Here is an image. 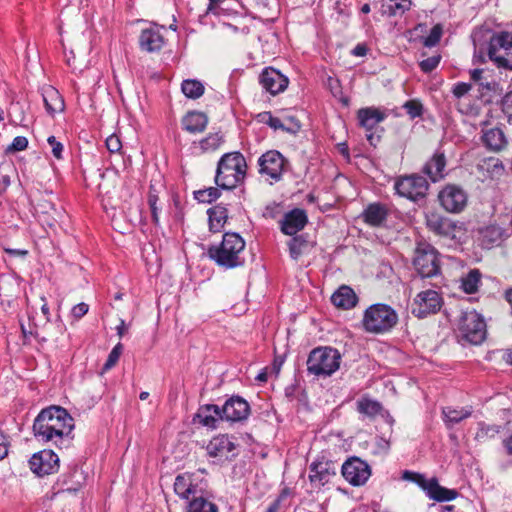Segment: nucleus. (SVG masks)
Masks as SVG:
<instances>
[{"label": "nucleus", "mask_w": 512, "mask_h": 512, "mask_svg": "<svg viewBox=\"0 0 512 512\" xmlns=\"http://www.w3.org/2000/svg\"><path fill=\"white\" fill-rule=\"evenodd\" d=\"M236 447L237 445L233 441V437L221 434L213 437L209 441L206 450L210 457L231 460L236 456Z\"/></svg>", "instance_id": "17"}, {"label": "nucleus", "mask_w": 512, "mask_h": 512, "mask_svg": "<svg viewBox=\"0 0 512 512\" xmlns=\"http://www.w3.org/2000/svg\"><path fill=\"white\" fill-rule=\"evenodd\" d=\"M403 109L410 116L411 119L420 117L423 112L422 104L417 100H409L403 104Z\"/></svg>", "instance_id": "47"}, {"label": "nucleus", "mask_w": 512, "mask_h": 512, "mask_svg": "<svg viewBox=\"0 0 512 512\" xmlns=\"http://www.w3.org/2000/svg\"><path fill=\"white\" fill-rule=\"evenodd\" d=\"M244 250V239L238 233L227 232L219 244L209 247L208 256L219 267L228 270L244 265Z\"/></svg>", "instance_id": "2"}, {"label": "nucleus", "mask_w": 512, "mask_h": 512, "mask_svg": "<svg viewBox=\"0 0 512 512\" xmlns=\"http://www.w3.org/2000/svg\"><path fill=\"white\" fill-rule=\"evenodd\" d=\"M41 301L43 302V304L41 306V311H42L43 315L46 317V319L49 320L50 311H49V307H48V304H47L46 297L42 296L41 297Z\"/></svg>", "instance_id": "63"}, {"label": "nucleus", "mask_w": 512, "mask_h": 512, "mask_svg": "<svg viewBox=\"0 0 512 512\" xmlns=\"http://www.w3.org/2000/svg\"><path fill=\"white\" fill-rule=\"evenodd\" d=\"M357 410L359 413L369 418H373L381 413L382 405L376 400L362 398L357 402Z\"/></svg>", "instance_id": "37"}, {"label": "nucleus", "mask_w": 512, "mask_h": 512, "mask_svg": "<svg viewBox=\"0 0 512 512\" xmlns=\"http://www.w3.org/2000/svg\"><path fill=\"white\" fill-rule=\"evenodd\" d=\"M106 147L111 153H116L120 151L122 144L118 136L116 135H110L106 139Z\"/></svg>", "instance_id": "55"}, {"label": "nucleus", "mask_w": 512, "mask_h": 512, "mask_svg": "<svg viewBox=\"0 0 512 512\" xmlns=\"http://www.w3.org/2000/svg\"><path fill=\"white\" fill-rule=\"evenodd\" d=\"M174 491L182 499L188 502L201 496L197 477L193 473H182L176 476L174 481Z\"/></svg>", "instance_id": "20"}, {"label": "nucleus", "mask_w": 512, "mask_h": 512, "mask_svg": "<svg viewBox=\"0 0 512 512\" xmlns=\"http://www.w3.org/2000/svg\"><path fill=\"white\" fill-rule=\"evenodd\" d=\"M488 56L498 67L512 70V32H500L492 36Z\"/></svg>", "instance_id": "10"}, {"label": "nucleus", "mask_w": 512, "mask_h": 512, "mask_svg": "<svg viewBox=\"0 0 512 512\" xmlns=\"http://www.w3.org/2000/svg\"><path fill=\"white\" fill-rule=\"evenodd\" d=\"M482 274L478 269L470 270L461 279V287L467 294H473L478 290L481 283Z\"/></svg>", "instance_id": "35"}, {"label": "nucleus", "mask_w": 512, "mask_h": 512, "mask_svg": "<svg viewBox=\"0 0 512 512\" xmlns=\"http://www.w3.org/2000/svg\"><path fill=\"white\" fill-rule=\"evenodd\" d=\"M28 146V139L24 136H17L13 139L12 143L8 146L7 152L23 151Z\"/></svg>", "instance_id": "52"}, {"label": "nucleus", "mask_w": 512, "mask_h": 512, "mask_svg": "<svg viewBox=\"0 0 512 512\" xmlns=\"http://www.w3.org/2000/svg\"><path fill=\"white\" fill-rule=\"evenodd\" d=\"M254 7L258 9L259 11H264L266 8H268L269 1L268 0H253Z\"/></svg>", "instance_id": "60"}, {"label": "nucleus", "mask_w": 512, "mask_h": 512, "mask_svg": "<svg viewBox=\"0 0 512 512\" xmlns=\"http://www.w3.org/2000/svg\"><path fill=\"white\" fill-rule=\"evenodd\" d=\"M225 142L224 135L220 132L210 133L199 142L202 152H213L219 149Z\"/></svg>", "instance_id": "40"}, {"label": "nucleus", "mask_w": 512, "mask_h": 512, "mask_svg": "<svg viewBox=\"0 0 512 512\" xmlns=\"http://www.w3.org/2000/svg\"><path fill=\"white\" fill-rule=\"evenodd\" d=\"M426 225L428 229L438 236L455 239L457 225L451 219L438 213H429L426 215Z\"/></svg>", "instance_id": "22"}, {"label": "nucleus", "mask_w": 512, "mask_h": 512, "mask_svg": "<svg viewBox=\"0 0 512 512\" xmlns=\"http://www.w3.org/2000/svg\"><path fill=\"white\" fill-rule=\"evenodd\" d=\"M308 222V217L303 209L295 208L287 212L280 222L281 231L293 236L301 231Z\"/></svg>", "instance_id": "24"}, {"label": "nucleus", "mask_w": 512, "mask_h": 512, "mask_svg": "<svg viewBox=\"0 0 512 512\" xmlns=\"http://www.w3.org/2000/svg\"><path fill=\"white\" fill-rule=\"evenodd\" d=\"M387 2L388 11L390 15L397 16L403 15L409 11L412 6L411 0H385Z\"/></svg>", "instance_id": "42"}, {"label": "nucleus", "mask_w": 512, "mask_h": 512, "mask_svg": "<svg viewBox=\"0 0 512 512\" xmlns=\"http://www.w3.org/2000/svg\"><path fill=\"white\" fill-rule=\"evenodd\" d=\"M443 420L447 428H452L454 425L460 423L464 419L472 415L471 407L453 408L444 407L442 409Z\"/></svg>", "instance_id": "32"}, {"label": "nucleus", "mask_w": 512, "mask_h": 512, "mask_svg": "<svg viewBox=\"0 0 512 512\" xmlns=\"http://www.w3.org/2000/svg\"><path fill=\"white\" fill-rule=\"evenodd\" d=\"M428 188L427 180L418 174L399 176L394 182L396 194L413 202L424 199Z\"/></svg>", "instance_id": "8"}, {"label": "nucleus", "mask_w": 512, "mask_h": 512, "mask_svg": "<svg viewBox=\"0 0 512 512\" xmlns=\"http://www.w3.org/2000/svg\"><path fill=\"white\" fill-rule=\"evenodd\" d=\"M367 53V47L365 45H362V44H358L354 49H353V54L355 56H365Z\"/></svg>", "instance_id": "62"}, {"label": "nucleus", "mask_w": 512, "mask_h": 512, "mask_svg": "<svg viewBox=\"0 0 512 512\" xmlns=\"http://www.w3.org/2000/svg\"><path fill=\"white\" fill-rule=\"evenodd\" d=\"M257 165L260 176L273 185L282 180L289 161L279 151L269 150L258 158Z\"/></svg>", "instance_id": "7"}, {"label": "nucleus", "mask_w": 512, "mask_h": 512, "mask_svg": "<svg viewBox=\"0 0 512 512\" xmlns=\"http://www.w3.org/2000/svg\"><path fill=\"white\" fill-rule=\"evenodd\" d=\"M443 304L441 295L433 289L418 293L413 301L412 313L418 318L438 312Z\"/></svg>", "instance_id": "12"}, {"label": "nucleus", "mask_w": 512, "mask_h": 512, "mask_svg": "<svg viewBox=\"0 0 512 512\" xmlns=\"http://www.w3.org/2000/svg\"><path fill=\"white\" fill-rule=\"evenodd\" d=\"M442 35L443 26L441 24L434 25L428 36L423 38V45L428 48L436 46L440 42Z\"/></svg>", "instance_id": "44"}, {"label": "nucleus", "mask_w": 512, "mask_h": 512, "mask_svg": "<svg viewBox=\"0 0 512 512\" xmlns=\"http://www.w3.org/2000/svg\"><path fill=\"white\" fill-rule=\"evenodd\" d=\"M446 160L444 154L435 153L433 157L424 165L423 172L436 182L444 177V168Z\"/></svg>", "instance_id": "31"}, {"label": "nucleus", "mask_w": 512, "mask_h": 512, "mask_svg": "<svg viewBox=\"0 0 512 512\" xmlns=\"http://www.w3.org/2000/svg\"><path fill=\"white\" fill-rule=\"evenodd\" d=\"M501 431V426L495 424H487L485 422L478 423V430L475 434V440L478 442H485L493 439Z\"/></svg>", "instance_id": "39"}, {"label": "nucleus", "mask_w": 512, "mask_h": 512, "mask_svg": "<svg viewBox=\"0 0 512 512\" xmlns=\"http://www.w3.org/2000/svg\"><path fill=\"white\" fill-rule=\"evenodd\" d=\"M59 215L60 212L56 209L54 204L48 200L40 201L35 207V217L43 227L53 228L57 223V217Z\"/></svg>", "instance_id": "26"}, {"label": "nucleus", "mask_w": 512, "mask_h": 512, "mask_svg": "<svg viewBox=\"0 0 512 512\" xmlns=\"http://www.w3.org/2000/svg\"><path fill=\"white\" fill-rule=\"evenodd\" d=\"M337 149L345 158H349V148L346 143H339Z\"/></svg>", "instance_id": "64"}, {"label": "nucleus", "mask_w": 512, "mask_h": 512, "mask_svg": "<svg viewBox=\"0 0 512 512\" xmlns=\"http://www.w3.org/2000/svg\"><path fill=\"white\" fill-rule=\"evenodd\" d=\"M288 247L290 257L294 260H298V258L307 251L309 242L304 235H298L288 242Z\"/></svg>", "instance_id": "38"}, {"label": "nucleus", "mask_w": 512, "mask_h": 512, "mask_svg": "<svg viewBox=\"0 0 512 512\" xmlns=\"http://www.w3.org/2000/svg\"><path fill=\"white\" fill-rule=\"evenodd\" d=\"M12 166L8 163L0 165V190H5L10 185V175Z\"/></svg>", "instance_id": "51"}, {"label": "nucleus", "mask_w": 512, "mask_h": 512, "mask_svg": "<svg viewBox=\"0 0 512 512\" xmlns=\"http://www.w3.org/2000/svg\"><path fill=\"white\" fill-rule=\"evenodd\" d=\"M159 198L155 193L153 187H150L149 195H148V204L151 210L152 221L155 225L159 224V208L157 206Z\"/></svg>", "instance_id": "46"}, {"label": "nucleus", "mask_w": 512, "mask_h": 512, "mask_svg": "<svg viewBox=\"0 0 512 512\" xmlns=\"http://www.w3.org/2000/svg\"><path fill=\"white\" fill-rule=\"evenodd\" d=\"M223 420L230 422H240L245 420L250 413V406L246 400L240 396L229 398L222 408H220Z\"/></svg>", "instance_id": "18"}, {"label": "nucleus", "mask_w": 512, "mask_h": 512, "mask_svg": "<svg viewBox=\"0 0 512 512\" xmlns=\"http://www.w3.org/2000/svg\"><path fill=\"white\" fill-rule=\"evenodd\" d=\"M208 124L207 116L202 112H190L183 119V127L191 133H200Z\"/></svg>", "instance_id": "34"}, {"label": "nucleus", "mask_w": 512, "mask_h": 512, "mask_svg": "<svg viewBox=\"0 0 512 512\" xmlns=\"http://www.w3.org/2000/svg\"><path fill=\"white\" fill-rule=\"evenodd\" d=\"M9 446L10 441L8 435L0 429V460L8 455Z\"/></svg>", "instance_id": "54"}, {"label": "nucleus", "mask_w": 512, "mask_h": 512, "mask_svg": "<svg viewBox=\"0 0 512 512\" xmlns=\"http://www.w3.org/2000/svg\"><path fill=\"white\" fill-rule=\"evenodd\" d=\"M488 164L490 166L493 167L494 170H503L504 169V166L502 164V162L499 160V159H496V158H489L488 159Z\"/></svg>", "instance_id": "61"}, {"label": "nucleus", "mask_w": 512, "mask_h": 512, "mask_svg": "<svg viewBox=\"0 0 512 512\" xmlns=\"http://www.w3.org/2000/svg\"><path fill=\"white\" fill-rule=\"evenodd\" d=\"M398 322L397 312L389 305H370L362 318L363 329L371 334H384L391 331Z\"/></svg>", "instance_id": "4"}, {"label": "nucleus", "mask_w": 512, "mask_h": 512, "mask_svg": "<svg viewBox=\"0 0 512 512\" xmlns=\"http://www.w3.org/2000/svg\"><path fill=\"white\" fill-rule=\"evenodd\" d=\"M341 472L344 479L353 486L365 484L371 475L369 465L357 457H352L345 461Z\"/></svg>", "instance_id": "15"}, {"label": "nucleus", "mask_w": 512, "mask_h": 512, "mask_svg": "<svg viewBox=\"0 0 512 512\" xmlns=\"http://www.w3.org/2000/svg\"><path fill=\"white\" fill-rule=\"evenodd\" d=\"M441 206L450 213H460L467 205L466 192L457 185L445 186L438 195Z\"/></svg>", "instance_id": "14"}, {"label": "nucleus", "mask_w": 512, "mask_h": 512, "mask_svg": "<svg viewBox=\"0 0 512 512\" xmlns=\"http://www.w3.org/2000/svg\"><path fill=\"white\" fill-rule=\"evenodd\" d=\"M331 301L338 308L351 309L357 304L358 298L352 288L343 285L332 294Z\"/></svg>", "instance_id": "30"}, {"label": "nucleus", "mask_w": 512, "mask_h": 512, "mask_svg": "<svg viewBox=\"0 0 512 512\" xmlns=\"http://www.w3.org/2000/svg\"><path fill=\"white\" fill-rule=\"evenodd\" d=\"M388 216V210L381 203L369 204L363 211L364 222L370 226L378 227L385 223Z\"/></svg>", "instance_id": "28"}, {"label": "nucleus", "mask_w": 512, "mask_h": 512, "mask_svg": "<svg viewBox=\"0 0 512 512\" xmlns=\"http://www.w3.org/2000/svg\"><path fill=\"white\" fill-rule=\"evenodd\" d=\"M404 478L411 480L418 478V483L424 489L427 496L438 502L454 500L458 495L456 490L440 486L436 479L426 480L421 475L409 471L404 472Z\"/></svg>", "instance_id": "13"}, {"label": "nucleus", "mask_w": 512, "mask_h": 512, "mask_svg": "<svg viewBox=\"0 0 512 512\" xmlns=\"http://www.w3.org/2000/svg\"><path fill=\"white\" fill-rule=\"evenodd\" d=\"M458 337L471 344H481L486 337V324L476 311H466L461 314L457 324Z\"/></svg>", "instance_id": "6"}, {"label": "nucleus", "mask_w": 512, "mask_h": 512, "mask_svg": "<svg viewBox=\"0 0 512 512\" xmlns=\"http://www.w3.org/2000/svg\"><path fill=\"white\" fill-rule=\"evenodd\" d=\"M195 199L202 203H211L217 200L220 196L219 187H209L207 189L199 190L194 193Z\"/></svg>", "instance_id": "43"}, {"label": "nucleus", "mask_w": 512, "mask_h": 512, "mask_svg": "<svg viewBox=\"0 0 512 512\" xmlns=\"http://www.w3.org/2000/svg\"><path fill=\"white\" fill-rule=\"evenodd\" d=\"M47 143L51 148V152L56 159H62L63 144L59 142L55 136H49Z\"/></svg>", "instance_id": "53"}, {"label": "nucleus", "mask_w": 512, "mask_h": 512, "mask_svg": "<svg viewBox=\"0 0 512 512\" xmlns=\"http://www.w3.org/2000/svg\"><path fill=\"white\" fill-rule=\"evenodd\" d=\"M209 218V229L211 232H219L228 219V210L225 206L219 204L213 206L207 211Z\"/></svg>", "instance_id": "33"}, {"label": "nucleus", "mask_w": 512, "mask_h": 512, "mask_svg": "<svg viewBox=\"0 0 512 512\" xmlns=\"http://www.w3.org/2000/svg\"><path fill=\"white\" fill-rule=\"evenodd\" d=\"M30 469L42 477L55 473L59 469V457L52 450H42L35 453L29 460Z\"/></svg>", "instance_id": "16"}, {"label": "nucleus", "mask_w": 512, "mask_h": 512, "mask_svg": "<svg viewBox=\"0 0 512 512\" xmlns=\"http://www.w3.org/2000/svg\"><path fill=\"white\" fill-rule=\"evenodd\" d=\"M194 420L205 427L216 428L218 421L223 420V418L218 405L206 404L200 406Z\"/></svg>", "instance_id": "27"}, {"label": "nucleus", "mask_w": 512, "mask_h": 512, "mask_svg": "<svg viewBox=\"0 0 512 512\" xmlns=\"http://www.w3.org/2000/svg\"><path fill=\"white\" fill-rule=\"evenodd\" d=\"M187 512H218V507L203 496H199L188 502Z\"/></svg>", "instance_id": "41"}, {"label": "nucleus", "mask_w": 512, "mask_h": 512, "mask_svg": "<svg viewBox=\"0 0 512 512\" xmlns=\"http://www.w3.org/2000/svg\"><path fill=\"white\" fill-rule=\"evenodd\" d=\"M8 284H9L8 278H6V277L0 278V297L1 296H5V297L12 296L11 294L8 293V289H7Z\"/></svg>", "instance_id": "58"}, {"label": "nucleus", "mask_w": 512, "mask_h": 512, "mask_svg": "<svg viewBox=\"0 0 512 512\" xmlns=\"http://www.w3.org/2000/svg\"><path fill=\"white\" fill-rule=\"evenodd\" d=\"M122 351H123V345L121 343L116 344L113 347V349L110 351L108 358L103 365L102 370L108 371L111 368H113L116 365V363L118 362V360L122 354Z\"/></svg>", "instance_id": "45"}, {"label": "nucleus", "mask_w": 512, "mask_h": 512, "mask_svg": "<svg viewBox=\"0 0 512 512\" xmlns=\"http://www.w3.org/2000/svg\"><path fill=\"white\" fill-rule=\"evenodd\" d=\"M73 429L74 419L61 406L52 405L42 409L33 422L35 438L59 448L69 445Z\"/></svg>", "instance_id": "1"}, {"label": "nucleus", "mask_w": 512, "mask_h": 512, "mask_svg": "<svg viewBox=\"0 0 512 512\" xmlns=\"http://www.w3.org/2000/svg\"><path fill=\"white\" fill-rule=\"evenodd\" d=\"M183 94L190 99L200 98L205 91L203 83L196 79H186L181 84Z\"/></svg>", "instance_id": "36"}, {"label": "nucleus", "mask_w": 512, "mask_h": 512, "mask_svg": "<svg viewBox=\"0 0 512 512\" xmlns=\"http://www.w3.org/2000/svg\"><path fill=\"white\" fill-rule=\"evenodd\" d=\"M483 238L488 239L489 243H495L501 239L502 230L499 227L490 226L482 231Z\"/></svg>", "instance_id": "49"}, {"label": "nucleus", "mask_w": 512, "mask_h": 512, "mask_svg": "<svg viewBox=\"0 0 512 512\" xmlns=\"http://www.w3.org/2000/svg\"><path fill=\"white\" fill-rule=\"evenodd\" d=\"M501 110L507 116L508 122L512 124V91L506 93L502 98Z\"/></svg>", "instance_id": "50"}, {"label": "nucleus", "mask_w": 512, "mask_h": 512, "mask_svg": "<svg viewBox=\"0 0 512 512\" xmlns=\"http://www.w3.org/2000/svg\"><path fill=\"white\" fill-rule=\"evenodd\" d=\"M43 101L47 113L54 116L56 113L64 111L65 104L59 91L54 87H46L42 92Z\"/></svg>", "instance_id": "29"}, {"label": "nucleus", "mask_w": 512, "mask_h": 512, "mask_svg": "<svg viewBox=\"0 0 512 512\" xmlns=\"http://www.w3.org/2000/svg\"><path fill=\"white\" fill-rule=\"evenodd\" d=\"M263 89L272 95L283 92L288 86V78L274 68H265L259 77Z\"/></svg>", "instance_id": "23"}, {"label": "nucleus", "mask_w": 512, "mask_h": 512, "mask_svg": "<svg viewBox=\"0 0 512 512\" xmlns=\"http://www.w3.org/2000/svg\"><path fill=\"white\" fill-rule=\"evenodd\" d=\"M471 90V84L459 82L453 88V95L456 98H461Z\"/></svg>", "instance_id": "56"}, {"label": "nucleus", "mask_w": 512, "mask_h": 512, "mask_svg": "<svg viewBox=\"0 0 512 512\" xmlns=\"http://www.w3.org/2000/svg\"><path fill=\"white\" fill-rule=\"evenodd\" d=\"M246 174L245 157L240 152H229L219 159L214 181L219 188L232 190L244 182Z\"/></svg>", "instance_id": "3"}, {"label": "nucleus", "mask_w": 512, "mask_h": 512, "mask_svg": "<svg viewBox=\"0 0 512 512\" xmlns=\"http://www.w3.org/2000/svg\"><path fill=\"white\" fill-rule=\"evenodd\" d=\"M440 60H441L440 54H435L431 57H428L427 59H424L419 63L420 69L424 73H430L437 68V66L440 63Z\"/></svg>", "instance_id": "48"}, {"label": "nucleus", "mask_w": 512, "mask_h": 512, "mask_svg": "<svg viewBox=\"0 0 512 512\" xmlns=\"http://www.w3.org/2000/svg\"><path fill=\"white\" fill-rule=\"evenodd\" d=\"M336 475L335 465L331 461H315L309 466V480L315 488H321Z\"/></svg>", "instance_id": "19"}, {"label": "nucleus", "mask_w": 512, "mask_h": 512, "mask_svg": "<svg viewBox=\"0 0 512 512\" xmlns=\"http://www.w3.org/2000/svg\"><path fill=\"white\" fill-rule=\"evenodd\" d=\"M502 445L507 455L512 456V433L503 439Z\"/></svg>", "instance_id": "59"}, {"label": "nucleus", "mask_w": 512, "mask_h": 512, "mask_svg": "<svg viewBox=\"0 0 512 512\" xmlns=\"http://www.w3.org/2000/svg\"><path fill=\"white\" fill-rule=\"evenodd\" d=\"M413 265L422 278L437 276L440 273L438 252L430 244H418L415 250Z\"/></svg>", "instance_id": "9"}, {"label": "nucleus", "mask_w": 512, "mask_h": 512, "mask_svg": "<svg viewBox=\"0 0 512 512\" xmlns=\"http://www.w3.org/2000/svg\"><path fill=\"white\" fill-rule=\"evenodd\" d=\"M165 44V37L162 28L152 25L142 29L139 36V46L142 51L148 53L159 52Z\"/></svg>", "instance_id": "21"}, {"label": "nucleus", "mask_w": 512, "mask_h": 512, "mask_svg": "<svg viewBox=\"0 0 512 512\" xmlns=\"http://www.w3.org/2000/svg\"><path fill=\"white\" fill-rule=\"evenodd\" d=\"M387 118V113L377 107H364L357 111V120L360 127L364 128L367 132V140L373 146H376L380 141V136L372 133L376 127Z\"/></svg>", "instance_id": "11"}, {"label": "nucleus", "mask_w": 512, "mask_h": 512, "mask_svg": "<svg viewBox=\"0 0 512 512\" xmlns=\"http://www.w3.org/2000/svg\"><path fill=\"white\" fill-rule=\"evenodd\" d=\"M481 141L485 148L491 152H500L509 144L505 132L500 127L482 130Z\"/></svg>", "instance_id": "25"}, {"label": "nucleus", "mask_w": 512, "mask_h": 512, "mask_svg": "<svg viewBox=\"0 0 512 512\" xmlns=\"http://www.w3.org/2000/svg\"><path fill=\"white\" fill-rule=\"evenodd\" d=\"M89 310V306L88 304L84 303V302H81L77 305H75L73 308H72V315L76 318V319H80L82 318L85 314H87Z\"/></svg>", "instance_id": "57"}, {"label": "nucleus", "mask_w": 512, "mask_h": 512, "mask_svg": "<svg viewBox=\"0 0 512 512\" xmlns=\"http://www.w3.org/2000/svg\"><path fill=\"white\" fill-rule=\"evenodd\" d=\"M341 363L340 352L332 347L314 348L307 359V371L317 377H329L334 374Z\"/></svg>", "instance_id": "5"}]
</instances>
